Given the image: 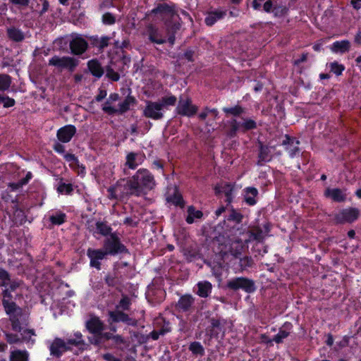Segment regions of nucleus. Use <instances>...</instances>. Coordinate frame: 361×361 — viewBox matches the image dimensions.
I'll use <instances>...</instances> for the list:
<instances>
[{
  "instance_id": "nucleus-45",
  "label": "nucleus",
  "mask_w": 361,
  "mask_h": 361,
  "mask_svg": "<svg viewBox=\"0 0 361 361\" xmlns=\"http://www.w3.org/2000/svg\"><path fill=\"white\" fill-rule=\"evenodd\" d=\"M331 71L335 73L336 75H340L342 74V72L344 71L345 67L338 64L337 62L331 63L330 65Z\"/></svg>"
},
{
  "instance_id": "nucleus-57",
  "label": "nucleus",
  "mask_w": 361,
  "mask_h": 361,
  "mask_svg": "<svg viewBox=\"0 0 361 361\" xmlns=\"http://www.w3.org/2000/svg\"><path fill=\"white\" fill-rule=\"evenodd\" d=\"M27 183V180L26 178H23L21 180L16 183H10L9 187L11 188L13 190H18L21 188L23 185Z\"/></svg>"
},
{
  "instance_id": "nucleus-3",
  "label": "nucleus",
  "mask_w": 361,
  "mask_h": 361,
  "mask_svg": "<svg viewBox=\"0 0 361 361\" xmlns=\"http://www.w3.org/2000/svg\"><path fill=\"white\" fill-rule=\"evenodd\" d=\"M176 102L175 96L164 97L158 102L149 101L147 102L143 114L147 118L159 120L164 116L162 111L167 109L169 106H174Z\"/></svg>"
},
{
  "instance_id": "nucleus-44",
  "label": "nucleus",
  "mask_w": 361,
  "mask_h": 361,
  "mask_svg": "<svg viewBox=\"0 0 361 361\" xmlns=\"http://www.w3.org/2000/svg\"><path fill=\"white\" fill-rule=\"evenodd\" d=\"M289 332L286 330H280L279 332L274 337L272 340L268 341L267 343L275 341L276 343H281L283 339L287 338Z\"/></svg>"
},
{
  "instance_id": "nucleus-14",
  "label": "nucleus",
  "mask_w": 361,
  "mask_h": 361,
  "mask_svg": "<svg viewBox=\"0 0 361 361\" xmlns=\"http://www.w3.org/2000/svg\"><path fill=\"white\" fill-rule=\"evenodd\" d=\"M66 343L61 338H55L49 346L50 354L55 357H59L63 353L68 350Z\"/></svg>"
},
{
  "instance_id": "nucleus-32",
  "label": "nucleus",
  "mask_w": 361,
  "mask_h": 361,
  "mask_svg": "<svg viewBox=\"0 0 361 361\" xmlns=\"http://www.w3.org/2000/svg\"><path fill=\"white\" fill-rule=\"evenodd\" d=\"M64 158L66 161L70 163V166L73 169H80V173H83L85 171V167L82 165H80L79 161L78 158L73 154H66L64 155Z\"/></svg>"
},
{
  "instance_id": "nucleus-18",
  "label": "nucleus",
  "mask_w": 361,
  "mask_h": 361,
  "mask_svg": "<svg viewBox=\"0 0 361 361\" xmlns=\"http://www.w3.org/2000/svg\"><path fill=\"white\" fill-rule=\"evenodd\" d=\"M195 302V298L191 295L181 296L176 304V308L182 312L190 311Z\"/></svg>"
},
{
  "instance_id": "nucleus-53",
  "label": "nucleus",
  "mask_w": 361,
  "mask_h": 361,
  "mask_svg": "<svg viewBox=\"0 0 361 361\" xmlns=\"http://www.w3.org/2000/svg\"><path fill=\"white\" fill-rule=\"evenodd\" d=\"M6 340L11 344L21 343L20 337L13 334H7Z\"/></svg>"
},
{
  "instance_id": "nucleus-29",
  "label": "nucleus",
  "mask_w": 361,
  "mask_h": 361,
  "mask_svg": "<svg viewBox=\"0 0 361 361\" xmlns=\"http://www.w3.org/2000/svg\"><path fill=\"white\" fill-rule=\"evenodd\" d=\"M9 360L10 361H28V353L25 350H16L11 353Z\"/></svg>"
},
{
  "instance_id": "nucleus-25",
  "label": "nucleus",
  "mask_w": 361,
  "mask_h": 361,
  "mask_svg": "<svg viewBox=\"0 0 361 361\" xmlns=\"http://www.w3.org/2000/svg\"><path fill=\"white\" fill-rule=\"evenodd\" d=\"M197 294L202 298H207L211 293L212 286L208 281H200L197 283Z\"/></svg>"
},
{
  "instance_id": "nucleus-56",
  "label": "nucleus",
  "mask_w": 361,
  "mask_h": 361,
  "mask_svg": "<svg viewBox=\"0 0 361 361\" xmlns=\"http://www.w3.org/2000/svg\"><path fill=\"white\" fill-rule=\"evenodd\" d=\"M8 284H9V287L7 288V289L8 290V294L10 295V297H7L6 299L11 301L10 300V298L12 297L11 292L16 290L20 286V283L16 281H12L11 283L9 281ZM5 290H6V288Z\"/></svg>"
},
{
  "instance_id": "nucleus-61",
  "label": "nucleus",
  "mask_w": 361,
  "mask_h": 361,
  "mask_svg": "<svg viewBox=\"0 0 361 361\" xmlns=\"http://www.w3.org/2000/svg\"><path fill=\"white\" fill-rule=\"evenodd\" d=\"M114 344L121 345L125 343L123 338L120 335H114L111 339Z\"/></svg>"
},
{
  "instance_id": "nucleus-54",
  "label": "nucleus",
  "mask_w": 361,
  "mask_h": 361,
  "mask_svg": "<svg viewBox=\"0 0 361 361\" xmlns=\"http://www.w3.org/2000/svg\"><path fill=\"white\" fill-rule=\"evenodd\" d=\"M1 103L4 104V107H11L14 105L15 101L13 99L0 96V104Z\"/></svg>"
},
{
  "instance_id": "nucleus-46",
  "label": "nucleus",
  "mask_w": 361,
  "mask_h": 361,
  "mask_svg": "<svg viewBox=\"0 0 361 361\" xmlns=\"http://www.w3.org/2000/svg\"><path fill=\"white\" fill-rule=\"evenodd\" d=\"M130 305V298L127 296H123V298L120 300L118 305L116 306V310L122 309L123 310H127L129 309Z\"/></svg>"
},
{
  "instance_id": "nucleus-55",
  "label": "nucleus",
  "mask_w": 361,
  "mask_h": 361,
  "mask_svg": "<svg viewBox=\"0 0 361 361\" xmlns=\"http://www.w3.org/2000/svg\"><path fill=\"white\" fill-rule=\"evenodd\" d=\"M243 216L235 211H232L228 216V220H232L235 221L236 223H240L242 221Z\"/></svg>"
},
{
  "instance_id": "nucleus-50",
  "label": "nucleus",
  "mask_w": 361,
  "mask_h": 361,
  "mask_svg": "<svg viewBox=\"0 0 361 361\" xmlns=\"http://www.w3.org/2000/svg\"><path fill=\"white\" fill-rule=\"evenodd\" d=\"M65 216H66L64 214H59L56 216H51L50 221L54 224L60 225L64 222Z\"/></svg>"
},
{
  "instance_id": "nucleus-1",
  "label": "nucleus",
  "mask_w": 361,
  "mask_h": 361,
  "mask_svg": "<svg viewBox=\"0 0 361 361\" xmlns=\"http://www.w3.org/2000/svg\"><path fill=\"white\" fill-rule=\"evenodd\" d=\"M154 185V176L145 169H139L126 183L129 194L135 195H140L144 190H152Z\"/></svg>"
},
{
  "instance_id": "nucleus-22",
  "label": "nucleus",
  "mask_w": 361,
  "mask_h": 361,
  "mask_svg": "<svg viewBox=\"0 0 361 361\" xmlns=\"http://www.w3.org/2000/svg\"><path fill=\"white\" fill-rule=\"evenodd\" d=\"M166 200L175 205L183 207V201L181 195L177 191L176 188L170 189L167 192Z\"/></svg>"
},
{
  "instance_id": "nucleus-43",
  "label": "nucleus",
  "mask_w": 361,
  "mask_h": 361,
  "mask_svg": "<svg viewBox=\"0 0 361 361\" xmlns=\"http://www.w3.org/2000/svg\"><path fill=\"white\" fill-rule=\"evenodd\" d=\"M190 350L196 355H204V350L202 345L199 342H193L189 346Z\"/></svg>"
},
{
  "instance_id": "nucleus-63",
  "label": "nucleus",
  "mask_w": 361,
  "mask_h": 361,
  "mask_svg": "<svg viewBox=\"0 0 361 361\" xmlns=\"http://www.w3.org/2000/svg\"><path fill=\"white\" fill-rule=\"evenodd\" d=\"M185 255L186 256V257L188 260L192 261L196 258V257L198 255V254L195 251L192 252V251L188 250L185 252Z\"/></svg>"
},
{
  "instance_id": "nucleus-8",
  "label": "nucleus",
  "mask_w": 361,
  "mask_h": 361,
  "mask_svg": "<svg viewBox=\"0 0 361 361\" xmlns=\"http://www.w3.org/2000/svg\"><path fill=\"white\" fill-rule=\"evenodd\" d=\"M227 286L232 290L243 289L247 293L255 290L254 282L244 277H238L228 281Z\"/></svg>"
},
{
  "instance_id": "nucleus-40",
  "label": "nucleus",
  "mask_w": 361,
  "mask_h": 361,
  "mask_svg": "<svg viewBox=\"0 0 361 361\" xmlns=\"http://www.w3.org/2000/svg\"><path fill=\"white\" fill-rule=\"evenodd\" d=\"M223 111L226 114V115H233L234 116H240L244 113V109H243L240 106H235L233 107H224L223 108Z\"/></svg>"
},
{
  "instance_id": "nucleus-21",
  "label": "nucleus",
  "mask_w": 361,
  "mask_h": 361,
  "mask_svg": "<svg viewBox=\"0 0 361 361\" xmlns=\"http://www.w3.org/2000/svg\"><path fill=\"white\" fill-rule=\"evenodd\" d=\"M108 192L109 199H121L129 193L123 191L122 185L119 182H118L116 185L110 187L108 189Z\"/></svg>"
},
{
  "instance_id": "nucleus-34",
  "label": "nucleus",
  "mask_w": 361,
  "mask_h": 361,
  "mask_svg": "<svg viewBox=\"0 0 361 361\" xmlns=\"http://www.w3.org/2000/svg\"><path fill=\"white\" fill-rule=\"evenodd\" d=\"M7 34L11 39L16 42H20L24 39L23 32L16 27L8 28Z\"/></svg>"
},
{
  "instance_id": "nucleus-28",
  "label": "nucleus",
  "mask_w": 361,
  "mask_h": 361,
  "mask_svg": "<svg viewBox=\"0 0 361 361\" xmlns=\"http://www.w3.org/2000/svg\"><path fill=\"white\" fill-rule=\"evenodd\" d=\"M325 195L336 202H342L345 199V195L341 190L338 188L327 189Z\"/></svg>"
},
{
  "instance_id": "nucleus-52",
  "label": "nucleus",
  "mask_w": 361,
  "mask_h": 361,
  "mask_svg": "<svg viewBox=\"0 0 361 361\" xmlns=\"http://www.w3.org/2000/svg\"><path fill=\"white\" fill-rule=\"evenodd\" d=\"M114 335V334L111 332H106V333L100 332V334L97 336H98L97 343H99L104 341L111 340Z\"/></svg>"
},
{
  "instance_id": "nucleus-59",
  "label": "nucleus",
  "mask_w": 361,
  "mask_h": 361,
  "mask_svg": "<svg viewBox=\"0 0 361 361\" xmlns=\"http://www.w3.org/2000/svg\"><path fill=\"white\" fill-rule=\"evenodd\" d=\"M275 16H283L286 13L287 9L283 6H275L273 9Z\"/></svg>"
},
{
  "instance_id": "nucleus-20",
  "label": "nucleus",
  "mask_w": 361,
  "mask_h": 361,
  "mask_svg": "<svg viewBox=\"0 0 361 361\" xmlns=\"http://www.w3.org/2000/svg\"><path fill=\"white\" fill-rule=\"evenodd\" d=\"M226 14V11L216 10L208 12L205 18V23L208 26L213 25L217 20L223 18Z\"/></svg>"
},
{
  "instance_id": "nucleus-17",
  "label": "nucleus",
  "mask_w": 361,
  "mask_h": 361,
  "mask_svg": "<svg viewBox=\"0 0 361 361\" xmlns=\"http://www.w3.org/2000/svg\"><path fill=\"white\" fill-rule=\"evenodd\" d=\"M144 158V154L130 152L126 156V166L130 169H135L139 164H142Z\"/></svg>"
},
{
  "instance_id": "nucleus-58",
  "label": "nucleus",
  "mask_w": 361,
  "mask_h": 361,
  "mask_svg": "<svg viewBox=\"0 0 361 361\" xmlns=\"http://www.w3.org/2000/svg\"><path fill=\"white\" fill-rule=\"evenodd\" d=\"M72 190L73 189L71 185L66 183L61 184L58 188V190L60 192H66L67 193H69L70 192L72 191Z\"/></svg>"
},
{
  "instance_id": "nucleus-10",
  "label": "nucleus",
  "mask_w": 361,
  "mask_h": 361,
  "mask_svg": "<svg viewBox=\"0 0 361 361\" xmlns=\"http://www.w3.org/2000/svg\"><path fill=\"white\" fill-rule=\"evenodd\" d=\"M221 246L222 248L220 252L224 255L230 253L235 258L240 257L243 249V244L241 240H229L228 243L222 244Z\"/></svg>"
},
{
  "instance_id": "nucleus-49",
  "label": "nucleus",
  "mask_w": 361,
  "mask_h": 361,
  "mask_svg": "<svg viewBox=\"0 0 361 361\" xmlns=\"http://www.w3.org/2000/svg\"><path fill=\"white\" fill-rule=\"evenodd\" d=\"M241 127L245 130H251L256 128V123L252 119H244L243 123H241Z\"/></svg>"
},
{
  "instance_id": "nucleus-4",
  "label": "nucleus",
  "mask_w": 361,
  "mask_h": 361,
  "mask_svg": "<svg viewBox=\"0 0 361 361\" xmlns=\"http://www.w3.org/2000/svg\"><path fill=\"white\" fill-rule=\"evenodd\" d=\"M78 63V59L70 56L60 57L54 56L49 61V66H55L60 69L66 68L71 72L75 70Z\"/></svg>"
},
{
  "instance_id": "nucleus-62",
  "label": "nucleus",
  "mask_w": 361,
  "mask_h": 361,
  "mask_svg": "<svg viewBox=\"0 0 361 361\" xmlns=\"http://www.w3.org/2000/svg\"><path fill=\"white\" fill-rule=\"evenodd\" d=\"M107 75L110 78H111L114 81H118L119 80V78H120L119 75L117 73H116L114 71H112V70H109L107 71Z\"/></svg>"
},
{
  "instance_id": "nucleus-7",
  "label": "nucleus",
  "mask_w": 361,
  "mask_h": 361,
  "mask_svg": "<svg viewBox=\"0 0 361 361\" xmlns=\"http://www.w3.org/2000/svg\"><path fill=\"white\" fill-rule=\"evenodd\" d=\"M104 250L107 255H114L118 252H123L125 247L120 243L118 238L115 234H111L104 243Z\"/></svg>"
},
{
  "instance_id": "nucleus-11",
  "label": "nucleus",
  "mask_w": 361,
  "mask_h": 361,
  "mask_svg": "<svg viewBox=\"0 0 361 361\" xmlns=\"http://www.w3.org/2000/svg\"><path fill=\"white\" fill-rule=\"evenodd\" d=\"M87 255L90 259V266L92 267H95L97 269L99 270L101 269V264L99 260H102L105 258L106 255V252L102 250H94L89 248L87 251Z\"/></svg>"
},
{
  "instance_id": "nucleus-26",
  "label": "nucleus",
  "mask_w": 361,
  "mask_h": 361,
  "mask_svg": "<svg viewBox=\"0 0 361 361\" xmlns=\"http://www.w3.org/2000/svg\"><path fill=\"white\" fill-rule=\"evenodd\" d=\"M350 43L348 40L338 41L334 42L331 47V50L335 53H345L350 49Z\"/></svg>"
},
{
  "instance_id": "nucleus-12",
  "label": "nucleus",
  "mask_w": 361,
  "mask_h": 361,
  "mask_svg": "<svg viewBox=\"0 0 361 361\" xmlns=\"http://www.w3.org/2000/svg\"><path fill=\"white\" fill-rule=\"evenodd\" d=\"M359 212L357 209L349 208L342 210L336 216L338 223L352 222L357 219Z\"/></svg>"
},
{
  "instance_id": "nucleus-27",
  "label": "nucleus",
  "mask_w": 361,
  "mask_h": 361,
  "mask_svg": "<svg viewBox=\"0 0 361 361\" xmlns=\"http://www.w3.org/2000/svg\"><path fill=\"white\" fill-rule=\"evenodd\" d=\"M87 66L91 73L97 78H100L104 74V70L97 60H90L87 63Z\"/></svg>"
},
{
  "instance_id": "nucleus-13",
  "label": "nucleus",
  "mask_w": 361,
  "mask_h": 361,
  "mask_svg": "<svg viewBox=\"0 0 361 361\" xmlns=\"http://www.w3.org/2000/svg\"><path fill=\"white\" fill-rule=\"evenodd\" d=\"M109 315L111 321L114 322H123L132 326H135L137 324L136 320L130 318L127 314L119 310L109 312Z\"/></svg>"
},
{
  "instance_id": "nucleus-24",
  "label": "nucleus",
  "mask_w": 361,
  "mask_h": 361,
  "mask_svg": "<svg viewBox=\"0 0 361 361\" xmlns=\"http://www.w3.org/2000/svg\"><path fill=\"white\" fill-rule=\"evenodd\" d=\"M135 99L128 95L126 99L121 103L118 104V107L116 108V114H123L130 109V106L135 104Z\"/></svg>"
},
{
  "instance_id": "nucleus-42",
  "label": "nucleus",
  "mask_w": 361,
  "mask_h": 361,
  "mask_svg": "<svg viewBox=\"0 0 361 361\" xmlns=\"http://www.w3.org/2000/svg\"><path fill=\"white\" fill-rule=\"evenodd\" d=\"M169 331H171V328L168 324L166 326H164L159 331H152L149 335L153 340H157L160 335L163 336Z\"/></svg>"
},
{
  "instance_id": "nucleus-16",
  "label": "nucleus",
  "mask_w": 361,
  "mask_h": 361,
  "mask_svg": "<svg viewBox=\"0 0 361 361\" xmlns=\"http://www.w3.org/2000/svg\"><path fill=\"white\" fill-rule=\"evenodd\" d=\"M119 99V95L117 93L111 94L106 101L102 105V110L109 114H116V107L114 106V104Z\"/></svg>"
},
{
  "instance_id": "nucleus-38",
  "label": "nucleus",
  "mask_w": 361,
  "mask_h": 361,
  "mask_svg": "<svg viewBox=\"0 0 361 361\" xmlns=\"http://www.w3.org/2000/svg\"><path fill=\"white\" fill-rule=\"evenodd\" d=\"M230 129L227 131V135L230 137H233L235 135L236 132L241 127V124L238 123L235 119H233L229 122Z\"/></svg>"
},
{
  "instance_id": "nucleus-6",
  "label": "nucleus",
  "mask_w": 361,
  "mask_h": 361,
  "mask_svg": "<svg viewBox=\"0 0 361 361\" xmlns=\"http://www.w3.org/2000/svg\"><path fill=\"white\" fill-rule=\"evenodd\" d=\"M270 231L269 225L266 224L262 227L252 226L247 231L248 238L245 240V243H249L253 240L259 243L262 242L263 240L269 235Z\"/></svg>"
},
{
  "instance_id": "nucleus-15",
  "label": "nucleus",
  "mask_w": 361,
  "mask_h": 361,
  "mask_svg": "<svg viewBox=\"0 0 361 361\" xmlns=\"http://www.w3.org/2000/svg\"><path fill=\"white\" fill-rule=\"evenodd\" d=\"M76 132L73 126H66L60 128L57 132L58 139L63 142H69Z\"/></svg>"
},
{
  "instance_id": "nucleus-31",
  "label": "nucleus",
  "mask_w": 361,
  "mask_h": 361,
  "mask_svg": "<svg viewBox=\"0 0 361 361\" xmlns=\"http://www.w3.org/2000/svg\"><path fill=\"white\" fill-rule=\"evenodd\" d=\"M215 190L216 193H224L226 197V201L229 202L231 201L233 187L230 184H223L220 186L216 187Z\"/></svg>"
},
{
  "instance_id": "nucleus-60",
  "label": "nucleus",
  "mask_w": 361,
  "mask_h": 361,
  "mask_svg": "<svg viewBox=\"0 0 361 361\" xmlns=\"http://www.w3.org/2000/svg\"><path fill=\"white\" fill-rule=\"evenodd\" d=\"M274 8L273 2L271 0H267L263 5L264 11L267 13H270L271 11L273 12Z\"/></svg>"
},
{
  "instance_id": "nucleus-64",
  "label": "nucleus",
  "mask_w": 361,
  "mask_h": 361,
  "mask_svg": "<svg viewBox=\"0 0 361 361\" xmlns=\"http://www.w3.org/2000/svg\"><path fill=\"white\" fill-rule=\"evenodd\" d=\"M103 358L106 361H121L119 359L116 358L111 354L106 353L103 355Z\"/></svg>"
},
{
  "instance_id": "nucleus-47",
  "label": "nucleus",
  "mask_w": 361,
  "mask_h": 361,
  "mask_svg": "<svg viewBox=\"0 0 361 361\" xmlns=\"http://www.w3.org/2000/svg\"><path fill=\"white\" fill-rule=\"evenodd\" d=\"M9 281L8 274L5 270L0 269V286L8 285Z\"/></svg>"
},
{
  "instance_id": "nucleus-35",
  "label": "nucleus",
  "mask_w": 361,
  "mask_h": 361,
  "mask_svg": "<svg viewBox=\"0 0 361 361\" xmlns=\"http://www.w3.org/2000/svg\"><path fill=\"white\" fill-rule=\"evenodd\" d=\"M153 12L156 13H160L167 14L171 17L175 14L173 8L165 4L158 6L156 8L153 10Z\"/></svg>"
},
{
  "instance_id": "nucleus-39",
  "label": "nucleus",
  "mask_w": 361,
  "mask_h": 361,
  "mask_svg": "<svg viewBox=\"0 0 361 361\" xmlns=\"http://www.w3.org/2000/svg\"><path fill=\"white\" fill-rule=\"evenodd\" d=\"M11 78L8 75L0 74V90L4 91L9 88Z\"/></svg>"
},
{
  "instance_id": "nucleus-23",
  "label": "nucleus",
  "mask_w": 361,
  "mask_h": 361,
  "mask_svg": "<svg viewBox=\"0 0 361 361\" xmlns=\"http://www.w3.org/2000/svg\"><path fill=\"white\" fill-rule=\"evenodd\" d=\"M149 39L158 44H162L166 42V39L163 37L157 28L150 26L148 28Z\"/></svg>"
},
{
  "instance_id": "nucleus-9",
  "label": "nucleus",
  "mask_w": 361,
  "mask_h": 361,
  "mask_svg": "<svg viewBox=\"0 0 361 361\" xmlns=\"http://www.w3.org/2000/svg\"><path fill=\"white\" fill-rule=\"evenodd\" d=\"M69 47L72 54L80 55L87 50L88 43L81 35L73 34L69 42Z\"/></svg>"
},
{
  "instance_id": "nucleus-36",
  "label": "nucleus",
  "mask_w": 361,
  "mask_h": 361,
  "mask_svg": "<svg viewBox=\"0 0 361 361\" xmlns=\"http://www.w3.org/2000/svg\"><path fill=\"white\" fill-rule=\"evenodd\" d=\"M180 25L178 23H174L170 26H167L166 32L169 35L168 41L169 42L173 45L175 42V33L179 30Z\"/></svg>"
},
{
  "instance_id": "nucleus-19",
  "label": "nucleus",
  "mask_w": 361,
  "mask_h": 361,
  "mask_svg": "<svg viewBox=\"0 0 361 361\" xmlns=\"http://www.w3.org/2000/svg\"><path fill=\"white\" fill-rule=\"evenodd\" d=\"M87 329L93 334L99 335L104 329V324L98 317H92L86 323Z\"/></svg>"
},
{
  "instance_id": "nucleus-48",
  "label": "nucleus",
  "mask_w": 361,
  "mask_h": 361,
  "mask_svg": "<svg viewBox=\"0 0 361 361\" xmlns=\"http://www.w3.org/2000/svg\"><path fill=\"white\" fill-rule=\"evenodd\" d=\"M97 229L104 235H108L111 231V228L107 225L100 222L97 223Z\"/></svg>"
},
{
  "instance_id": "nucleus-2",
  "label": "nucleus",
  "mask_w": 361,
  "mask_h": 361,
  "mask_svg": "<svg viewBox=\"0 0 361 361\" xmlns=\"http://www.w3.org/2000/svg\"><path fill=\"white\" fill-rule=\"evenodd\" d=\"M7 297H10L8 289L4 290L3 292L2 303L6 314L10 317L13 329L16 331H20L21 325L27 323L28 313L25 310L17 307L14 302L6 299Z\"/></svg>"
},
{
  "instance_id": "nucleus-30",
  "label": "nucleus",
  "mask_w": 361,
  "mask_h": 361,
  "mask_svg": "<svg viewBox=\"0 0 361 361\" xmlns=\"http://www.w3.org/2000/svg\"><path fill=\"white\" fill-rule=\"evenodd\" d=\"M257 190L255 188H247L245 192V200L250 205L256 203L255 197L257 195Z\"/></svg>"
},
{
  "instance_id": "nucleus-41",
  "label": "nucleus",
  "mask_w": 361,
  "mask_h": 361,
  "mask_svg": "<svg viewBox=\"0 0 361 361\" xmlns=\"http://www.w3.org/2000/svg\"><path fill=\"white\" fill-rule=\"evenodd\" d=\"M35 333L33 329H25L23 331V332L21 334V342L26 341L30 342L31 341L32 343L35 342V340L32 339V336H35Z\"/></svg>"
},
{
  "instance_id": "nucleus-5",
  "label": "nucleus",
  "mask_w": 361,
  "mask_h": 361,
  "mask_svg": "<svg viewBox=\"0 0 361 361\" xmlns=\"http://www.w3.org/2000/svg\"><path fill=\"white\" fill-rule=\"evenodd\" d=\"M197 106L192 104L191 99L188 97H180L176 111L181 116L191 117L197 111Z\"/></svg>"
},
{
  "instance_id": "nucleus-33",
  "label": "nucleus",
  "mask_w": 361,
  "mask_h": 361,
  "mask_svg": "<svg viewBox=\"0 0 361 361\" xmlns=\"http://www.w3.org/2000/svg\"><path fill=\"white\" fill-rule=\"evenodd\" d=\"M202 216V212L200 210H196L194 207L190 206L188 208V216L186 218V221L188 224H192L194 222V219H200Z\"/></svg>"
},
{
  "instance_id": "nucleus-51",
  "label": "nucleus",
  "mask_w": 361,
  "mask_h": 361,
  "mask_svg": "<svg viewBox=\"0 0 361 361\" xmlns=\"http://www.w3.org/2000/svg\"><path fill=\"white\" fill-rule=\"evenodd\" d=\"M102 21L104 24L112 25L115 23V18L111 13H106L102 16Z\"/></svg>"
},
{
  "instance_id": "nucleus-37",
  "label": "nucleus",
  "mask_w": 361,
  "mask_h": 361,
  "mask_svg": "<svg viewBox=\"0 0 361 361\" xmlns=\"http://www.w3.org/2000/svg\"><path fill=\"white\" fill-rule=\"evenodd\" d=\"M259 163L262 161H267L270 160L269 156V149L268 147L262 145V143H259Z\"/></svg>"
}]
</instances>
